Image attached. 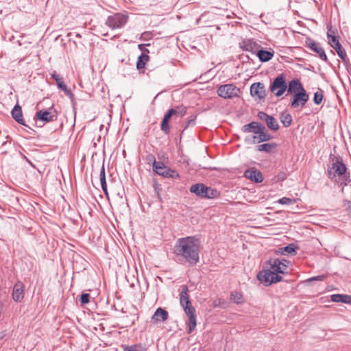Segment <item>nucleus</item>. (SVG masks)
Segmentation results:
<instances>
[{
	"mask_svg": "<svg viewBox=\"0 0 351 351\" xmlns=\"http://www.w3.org/2000/svg\"><path fill=\"white\" fill-rule=\"evenodd\" d=\"M62 91L64 93V94H65L66 96H68V97L71 99V101L73 102V100H74V98H75V95H74V94L71 92V90L70 89H69V88H67V86H66L65 88H64V89L62 90Z\"/></svg>",
	"mask_w": 351,
	"mask_h": 351,
	"instance_id": "43",
	"label": "nucleus"
},
{
	"mask_svg": "<svg viewBox=\"0 0 351 351\" xmlns=\"http://www.w3.org/2000/svg\"><path fill=\"white\" fill-rule=\"evenodd\" d=\"M330 300L333 302H342L351 304V295L340 293L332 294L330 295Z\"/></svg>",
	"mask_w": 351,
	"mask_h": 351,
	"instance_id": "24",
	"label": "nucleus"
},
{
	"mask_svg": "<svg viewBox=\"0 0 351 351\" xmlns=\"http://www.w3.org/2000/svg\"><path fill=\"white\" fill-rule=\"evenodd\" d=\"M250 94L252 97H256L259 99H264L266 96L264 84L261 82L253 83L250 86Z\"/></svg>",
	"mask_w": 351,
	"mask_h": 351,
	"instance_id": "15",
	"label": "nucleus"
},
{
	"mask_svg": "<svg viewBox=\"0 0 351 351\" xmlns=\"http://www.w3.org/2000/svg\"><path fill=\"white\" fill-rule=\"evenodd\" d=\"M287 89V83L284 73L279 74L270 84L269 90L277 97L282 96Z\"/></svg>",
	"mask_w": 351,
	"mask_h": 351,
	"instance_id": "5",
	"label": "nucleus"
},
{
	"mask_svg": "<svg viewBox=\"0 0 351 351\" xmlns=\"http://www.w3.org/2000/svg\"><path fill=\"white\" fill-rule=\"evenodd\" d=\"M336 32V29L332 28V27H328L327 37L329 38V35L330 36H332V35H335Z\"/></svg>",
	"mask_w": 351,
	"mask_h": 351,
	"instance_id": "47",
	"label": "nucleus"
},
{
	"mask_svg": "<svg viewBox=\"0 0 351 351\" xmlns=\"http://www.w3.org/2000/svg\"><path fill=\"white\" fill-rule=\"evenodd\" d=\"M12 118L19 124L27 127L23 118V112L21 107L19 104H16L12 112Z\"/></svg>",
	"mask_w": 351,
	"mask_h": 351,
	"instance_id": "22",
	"label": "nucleus"
},
{
	"mask_svg": "<svg viewBox=\"0 0 351 351\" xmlns=\"http://www.w3.org/2000/svg\"><path fill=\"white\" fill-rule=\"evenodd\" d=\"M326 275H319V276H313V277L306 279L305 280V283L309 284L310 282H313V281H323L324 280L326 279Z\"/></svg>",
	"mask_w": 351,
	"mask_h": 351,
	"instance_id": "39",
	"label": "nucleus"
},
{
	"mask_svg": "<svg viewBox=\"0 0 351 351\" xmlns=\"http://www.w3.org/2000/svg\"><path fill=\"white\" fill-rule=\"evenodd\" d=\"M239 47L243 51L256 54L261 45L253 38H245L239 43Z\"/></svg>",
	"mask_w": 351,
	"mask_h": 351,
	"instance_id": "12",
	"label": "nucleus"
},
{
	"mask_svg": "<svg viewBox=\"0 0 351 351\" xmlns=\"http://www.w3.org/2000/svg\"><path fill=\"white\" fill-rule=\"evenodd\" d=\"M174 110L176 111V115L182 117L186 114L187 109L186 107L181 105L176 106Z\"/></svg>",
	"mask_w": 351,
	"mask_h": 351,
	"instance_id": "37",
	"label": "nucleus"
},
{
	"mask_svg": "<svg viewBox=\"0 0 351 351\" xmlns=\"http://www.w3.org/2000/svg\"><path fill=\"white\" fill-rule=\"evenodd\" d=\"M168 312L165 309L159 307L156 310L154 314L152 315V319L156 322H164L168 319Z\"/></svg>",
	"mask_w": 351,
	"mask_h": 351,
	"instance_id": "23",
	"label": "nucleus"
},
{
	"mask_svg": "<svg viewBox=\"0 0 351 351\" xmlns=\"http://www.w3.org/2000/svg\"><path fill=\"white\" fill-rule=\"evenodd\" d=\"M101 186L105 195H108L107 183L106 178L100 179Z\"/></svg>",
	"mask_w": 351,
	"mask_h": 351,
	"instance_id": "44",
	"label": "nucleus"
},
{
	"mask_svg": "<svg viewBox=\"0 0 351 351\" xmlns=\"http://www.w3.org/2000/svg\"><path fill=\"white\" fill-rule=\"evenodd\" d=\"M196 118L197 114L191 115L189 119L185 121L183 130L182 131V134L184 132L185 130H186L190 126H194L196 123Z\"/></svg>",
	"mask_w": 351,
	"mask_h": 351,
	"instance_id": "34",
	"label": "nucleus"
},
{
	"mask_svg": "<svg viewBox=\"0 0 351 351\" xmlns=\"http://www.w3.org/2000/svg\"><path fill=\"white\" fill-rule=\"evenodd\" d=\"M304 90L301 82L298 79H293L287 84V90L288 93L294 94L295 93H299Z\"/></svg>",
	"mask_w": 351,
	"mask_h": 351,
	"instance_id": "20",
	"label": "nucleus"
},
{
	"mask_svg": "<svg viewBox=\"0 0 351 351\" xmlns=\"http://www.w3.org/2000/svg\"><path fill=\"white\" fill-rule=\"evenodd\" d=\"M309 95L306 90L292 94L290 106L292 108H297L299 106L304 107L308 101Z\"/></svg>",
	"mask_w": 351,
	"mask_h": 351,
	"instance_id": "9",
	"label": "nucleus"
},
{
	"mask_svg": "<svg viewBox=\"0 0 351 351\" xmlns=\"http://www.w3.org/2000/svg\"><path fill=\"white\" fill-rule=\"evenodd\" d=\"M207 189V186L203 183H197L193 184L190 187V192L194 193L197 197L201 199H204V194L206 193V190Z\"/></svg>",
	"mask_w": 351,
	"mask_h": 351,
	"instance_id": "21",
	"label": "nucleus"
},
{
	"mask_svg": "<svg viewBox=\"0 0 351 351\" xmlns=\"http://www.w3.org/2000/svg\"><path fill=\"white\" fill-rule=\"evenodd\" d=\"M328 44L332 48H335V47H337V45H341L339 43V40L338 36L332 35V36H330L329 35V38H328Z\"/></svg>",
	"mask_w": 351,
	"mask_h": 351,
	"instance_id": "36",
	"label": "nucleus"
},
{
	"mask_svg": "<svg viewBox=\"0 0 351 351\" xmlns=\"http://www.w3.org/2000/svg\"><path fill=\"white\" fill-rule=\"evenodd\" d=\"M289 263L290 261L285 258H270L265 262L269 266V268L260 271L257 274V279L266 287L279 282L282 280L280 274H289Z\"/></svg>",
	"mask_w": 351,
	"mask_h": 351,
	"instance_id": "2",
	"label": "nucleus"
},
{
	"mask_svg": "<svg viewBox=\"0 0 351 351\" xmlns=\"http://www.w3.org/2000/svg\"><path fill=\"white\" fill-rule=\"evenodd\" d=\"M123 351H147V348L141 343L131 346H122Z\"/></svg>",
	"mask_w": 351,
	"mask_h": 351,
	"instance_id": "28",
	"label": "nucleus"
},
{
	"mask_svg": "<svg viewBox=\"0 0 351 351\" xmlns=\"http://www.w3.org/2000/svg\"><path fill=\"white\" fill-rule=\"evenodd\" d=\"M280 121L285 128H287L293 121L292 117L289 113L282 112L280 115Z\"/></svg>",
	"mask_w": 351,
	"mask_h": 351,
	"instance_id": "31",
	"label": "nucleus"
},
{
	"mask_svg": "<svg viewBox=\"0 0 351 351\" xmlns=\"http://www.w3.org/2000/svg\"><path fill=\"white\" fill-rule=\"evenodd\" d=\"M154 171L164 178H179L180 175L176 170L165 165L162 162H158L154 164Z\"/></svg>",
	"mask_w": 351,
	"mask_h": 351,
	"instance_id": "8",
	"label": "nucleus"
},
{
	"mask_svg": "<svg viewBox=\"0 0 351 351\" xmlns=\"http://www.w3.org/2000/svg\"><path fill=\"white\" fill-rule=\"evenodd\" d=\"M128 15L116 13L108 17L106 25L112 29L121 28L128 22Z\"/></svg>",
	"mask_w": 351,
	"mask_h": 351,
	"instance_id": "7",
	"label": "nucleus"
},
{
	"mask_svg": "<svg viewBox=\"0 0 351 351\" xmlns=\"http://www.w3.org/2000/svg\"><path fill=\"white\" fill-rule=\"evenodd\" d=\"M230 299L236 304H241L243 302V295L239 291H232Z\"/></svg>",
	"mask_w": 351,
	"mask_h": 351,
	"instance_id": "35",
	"label": "nucleus"
},
{
	"mask_svg": "<svg viewBox=\"0 0 351 351\" xmlns=\"http://www.w3.org/2000/svg\"><path fill=\"white\" fill-rule=\"evenodd\" d=\"M146 160L148 162H153V169H154V164L156 162H158V161H156V158H155V156L154 155H153L152 154H149L147 155L146 156Z\"/></svg>",
	"mask_w": 351,
	"mask_h": 351,
	"instance_id": "45",
	"label": "nucleus"
},
{
	"mask_svg": "<svg viewBox=\"0 0 351 351\" xmlns=\"http://www.w3.org/2000/svg\"><path fill=\"white\" fill-rule=\"evenodd\" d=\"M24 288L25 286L22 282L18 281L15 283L12 293V297L14 301L16 302L22 301L25 294Z\"/></svg>",
	"mask_w": 351,
	"mask_h": 351,
	"instance_id": "17",
	"label": "nucleus"
},
{
	"mask_svg": "<svg viewBox=\"0 0 351 351\" xmlns=\"http://www.w3.org/2000/svg\"><path fill=\"white\" fill-rule=\"evenodd\" d=\"M244 176L255 183H261L263 180L261 172L255 168H251L245 170L244 172Z\"/></svg>",
	"mask_w": 351,
	"mask_h": 351,
	"instance_id": "18",
	"label": "nucleus"
},
{
	"mask_svg": "<svg viewBox=\"0 0 351 351\" xmlns=\"http://www.w3.org/2000/svg\"><path fill=\"white\" fill-rule=\"evenodd\" d=\"M275 253L276 254H283V255H286L285 254V252H282V247H280L278 248L277 250L275 251Z\"/></svg>",
	"mask_w": 351,
	"mask_h": 351,
	"instance_id": "50",
	"label": "nucleus"
},
{
	"mask_svg": "<svg viewBox=\"0 0 351 351\" xmlns=\"http://www.w3.org/2000/svg\"><path fill=\"white\" fill-rule=\"evenodd\" d=\"M324 98V91L321 88H318V90L314 93L313 101L315 104L319 105L323 100Z\"/></svg>",
	"mask_w": 351,
	"mask_h": 351,
	"instance_id": "33",
	"label": "nucleus"
},
{
	"mask_svg": "<svg viewBox=\"0 0 351 351\" xmlns=\"http://www.w3.org/2000/svg\"><path fill=\"white\" fill-rule=\"evenodd\" d=\"M202 248V242L199 237L187 236L176 240L173 254L179 263L194 266L199 262Z\"/></svg>",
	"mask_w": 351,
	"mask_h": 351,
	"instance_id": "1",
	"label": "nucleus"
},
{
	"mask_svg": "<svg viewBox=\"0 0 351 351\" xmlns=\"http://www.w3.org/2000/svg\"><path fill=\"white\" fill-rule=\"evenodd\" d=\"M57 113L54 110L51 111V108L40 110L34 117L35 121L38 120L44 123L56 121L57 119Z\"/></svg>",
	"mask_w": 351,
	"mask_h": 351,
	"instance_id": "10",
	"label": "nucleus"
},
{
	"mask_svg": "<svg viewBox=\"0 0 351 351\" xmlns=\"http://www.w3.org/2000/svg\"><path fill=\"white\" fill-rule=\"evenodd\" d=\"M145 45H145V44H140V45H138V49L140 50L143 51V52L147 51V53H149L148 49H145ZM147 45H149V44H147Z\"/></svg>",
	"mask_w": 351,
	"mask_h": 351,
	"instance_id": "49",
	"label": "nucleus"
},
{
	"mask_svg": "<svg viewBox=\"0 0 351 351\" xmlns=\"http://www.w3.org/2000/svg\"><path fill=\"white\" fill-rule=\"evenodd\" d=\"M256 55L258 58L260 62H266L273 58L274 56V51L271 49L267 50L261 47V48H258L256 51Z\"/></svg>",
	"mask_w": 351,
	"mask_h": 351,
	"instance_id": "19",
	"label": "nucleus"
},
{
	"mask_svg": "<svg viewBox=\"0 0 351 351\" xmlns=\"http://www.w3.org/2000/svg\"><path fill=\"white\" fill-rule=\"evenodd\" d=\"M330 165L328 166L327 176L330 180L338 177L341 182V186H348L351 184L350 173L348 170L346 165L340 156L330 155Z\"/></svg>",
	"mask_w": 351,
	"mask_h": 351,
	"instance_id": "3",
	"label": "nucleus"
},
{
	"mask_svg": "<svg viewBox=\"0 0 351 351\" xmlns=\"http://www.w3.org/2000/svg\"><path fill=\"white\" fill-rule=\"evenodd\" d=\"M258 117L262 120L265 121L267 126L271 130L276 131L279 128L278 123L276 119L263 111H260L258 112Z\"/></svg>",
	"mask_w": 351,
	"mask_h": 351,
	"instance_id": "13",
	"label": "nucleus"
},
{
	"mask_svg": "<svg viewBox=\"0 0 351 351\" xmlns=\"http://www.w3.org/2000/svg\"><path fill=\"white\" fill-rule=\"evenodd\" d=\"M263 130H266L265 127L261 123L256 121H252L247 124L244 125L241 128V131L244 133H261Z\"/></svg>",
	"mask_w": 351,
	"mask_h": 351,
	"instance_id": "16",
	"label": "nucleus"
},
{
	"mask_svg": "<svg viewBox=\"0 0 351 351\" xmlns=\"http://www.w3.org/2000/svg\"><path fill=\"white\" fill-rule=\"evenodd\" d=\"M99 178L100 179L106 178L104 164H103L101 166L100 173H99Z\"/></svg>",
	"mask_w": 351,
	"mask_h": 351,
	"instance_id": "48",
	"label": "nucleus"
},
{
	"mask_svg": "<svg viewBox=\"0 0 351 351\" xmlns=\"http://www.w3.org/2000/svg\"><path fill=\"white\" fill-rule=\"evenodd\" d=\"M189 288L187 285H182V290L180 293V303L183 308L185 313L189 316V323L187 324V333H191L195 328L197 325L196 311L191 305V302L188 294Z\"/></svg>",
	"mask_w": 351,
	"mask_h": 351,
	"instance_id": "4",
	"label": "nucleus"
},
{
	"mask_svg": "<svg viewBox=\"0 0 351 351\" xmlns=\"http://www.w3.org/2000/svg\"><path fill=\"white\" fill-rule=\"evenodd\" d=\"M158 198L160 199V200H161V198H160V195H159V194H158Z\"/></svg>",
	"mask_w": 351,
	"mask_h": 351,
	"instance_id": "52",
	"label": "nucleus"
},
{
	"mask_svg": "<svg viewBox=\"0 0 351 351\" xmlns=\"http://www.w3.org/2000/svg\"><path fill=\"white\" fill-rule=\"evenodd\" d=\"M89 299H90V295L88 293H82L80 298V302L81 303V305L83 306V305L88 304L89 302Z\"/></svg>",
	"mask_w": 351,
	"mask_h": 351,
	"instance_id": "42",
	"label": "nucleus"
},
{
	"mask_svg": "<svg viewBox=\"0 0 351 351\" xmlns=\"http://www.w3.org/2000/svg\"><path fill=\"white\" fill-rule=\"evenodd\" d=\"M134 324V320L132 321L131 322V325Z\"/></svg>",
	"mask_w": 351,
	"mask_h": 351,
	"instance_id": "51",
	"label": "nucleus"
},
{
	"mask_svg": "<svg viewBox=\"0 0 351 351\" xmlns=\"http://www.w3.org/2000/svg\"><path fill=\"white\" fill-rule=\"evenodd\" d=\"M277 147L276 143H267L259 145L256 147V150L258 152H265L266 153L273 152Z\"/></svg>",
	"mask_w": 351,
	"mask_h": 351,
	"instance_id": "25",
	"label": "nucleus"
},
{
	"mask_svg": "<svg viewBox=\"0 0 351 351\" xmlns=\"http://www.w3.org/2000/svg\"><path fill=\"white\" fill-rule=\"evenodd\" d=\"M305 45L313 52L317 53L320 59L326 62H328L327 56L319 43L309 37H307L305 40Z\"/></svg>",
	"mask_w": 351,
	"mask_h": 351,
	"instance_id": "11",
	"label": "nucleus"
},
{
	"mask_svg": "<svg viewBox=\"0 0 351 351\" xmlns=\"http://www.w3.org/2000/svg\"><path fill=\"white\" fill-rule=\"evenodd\" d=\"M174 115H176V111L174 110V108H170L166 112L162 119L169 122L170 119Z\"/></svg>",
	"mask_w": 351,
	"mask_h": 351,
	"instance_id": "41",
	"label": "nucleus"
},
{
	"mask_svg": "<svg viewBox=\"0 0 351 351\" xmlns=\"http://www.w3.org/2000/svg\"><path fill=\"white\" fill-rule=\"evenodd\" d=\"M287 175L284 171H280L276 176V178L278 181H284L287 179Z\"/></svg>",
	"mask_w": 351,
	"mask_h": 351,
	"instance_id": "46",
	"label": "nucleus"
},
{
	"mask_svg": "<svg viewBox=\"0 0 351 351\" xmlns=\"http://www.w3.org/2000/svg\"><path fill=\"white\" fill-rule=\"evenodd\" d=\"M204 194V199H215L220 196V192L216 189L207 186Z\"/></svg>",
	"mask_w": 351,
	"mask_h": 351,
	"instance_id": "26",
	"label": "nucleus"
},
{
	"mask_svg": "<svg viewBox=\"0 0 351 351\" xmlns=\"http://www.w3.org/2000/svg\"><path fill=\"white\" fill-rule=\"evenodd\" d=\"M51 77L56 81L58 88L61 90L66 87V85L64 84L63 79L60 77L56 71H53L51 73Z\"/></svg>",
	"mask_w": 351,
	"mask_h": 351,
	"instance_id": "29",
	"label": "nucleus"
},
{
	"mask_svg": "<svg viewBox=\"0 0 351 351\" xmlns=\"http://www.w3.org/2000/svg\"><path fill=\"white\" fill-rule=\"evenodd\" d=\"M299 249V247L294 243H291L287 245L282 247V252H285V254L295 255L297 254L296 250Z\"/></svg>",
	"mask_w": 351,
	"mask_h": 351,
	"instance_id": "27",
	"label": "nucleus"
},
{
	"mask_svg": "<svg viewBox=\"0 0 351 351\" xmlns=\"http://www.w3.org/2000/svg\"><path fill=\"white\" fill-rule=\"evenodd\" d=\"M265 130H263L261 133H257V136H246L245 141L246 143H252L253 144H258L263 142H267L273 138V136L265 132Z\"/></svg>",
	"mask_w": 351,
	"mask_h": 351,
	"instance_id": "14",
	"label": "nucleus"
},
{
	"mask_svg": "<svg viewBox=\"0 0 351 351\" xmlns=\"http://www.w3.org/2000/svg\"><path fill=\"white\" fill-rule=\"evenodd\" d=\"M149 60V56L142 53L138 58L136 62L137 69H141L145 68L146 62Z\"/></svg>",
	"mask_w": 351,
	"mask_h": 351,
	"instance_id": "30",
	"label": "nucleus"
},
{
	"mask_svg": "<svg viewBox=\"0 0 351 351\" xmlns=\"http://www.w3.org/2000/svg\"><path fill=\"white\" fill-rule=\"evenodd\" d=\"M217 95L223 99H232L239 97L241 93L240 88L233 84L220 85L217 90Z\"/></svg>",
	"mask_w": 351,
	"mask_h": 351,
	"instance_id": "6",
	"label": "nucleus"
},
{
	"mask_svg": "<svg viewBox=\"0 0 351 351\" xmlns=\"http://www.w3.org/2000/svg\"><path fill=\"white\" fill-rule=\"evenodd\" d=\"M160 129L165 134H169L170 132L169 121L162 119L161 122Z\"/></svg>",
	"mask_w": 351,
	"mask_h": 351,
	"instance_id": "40",
	"label": "nucleus"
},
{
	"mask_svg": "<svg viewBox=\"0 0 351 351\" xmlns=\"http://www.w3.org/2000/svg\"><path fill=\"white\" fill-rule=\"evenodd\" d=\"M278 202L280 204L291 205L296 202L295 199L289 197H282L278 200Z\"/></svg>",
	"mask_w": 351,
	"mask_h": 351,
	"instance_id": "38",
	"label": "nucleus"
},
{
	"mask_svg": "<svg viewBox=\"0 0 351 351\" xmlns=\"http://www.w3.org/2000/svg\"><path fill=\"white\" fill-rule=\"evenodd\" d=\"M333 49L337 51L338 56L342 60V61L346 62L348 60L347 54L341 45H337V47Z\"/></svg>",
	"mask_w": 351,
	"mask_h": 351,
	"instance_id": "32",
	"label": "nucleus"
}]
</instances>
